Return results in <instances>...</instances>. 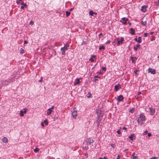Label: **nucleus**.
<instances>
[{"label": "nucleus", "instance_id": "obj_54", "mask_svg": "<svg viewBox=\"0 0 159 159\" xmlns=\"http://www.w3.org/2000/svg\"><path fill=\"white\" fill-rule=\"evenodd\" d=\"M154 33V32H151L150 33V34L152 35H153Z\"/></svg>", "mask_w": 159, "mask_h": 159}, {"label": "nucleus", "instance_id": "obj_63", "mask_svg": "<svg viewBox=\"0 0 159 159\" xmlns=\"http://www.w3.org/2000/svg\"><path fill=\"white\" fill-rule=\"evenodd\" d=\"M103 158L104 159H107V158L105 157H104Z\"/></svg>", "mask_w": 159, "mask_h": 159}, {"label": "nucleus", "instance_id": "obj_28", "mask_svg": "<svg viewBox=\"0 0 159 159\" xmlns=\"http://www.w3.org/2000/svg\"><path fill=\"white\" fill-rule=\"evenodd\" d=\"M20 4L22 5H24L25 7L27 6V4L26 3H25L24 2H22L20 3Z\"/></svg>", "mask_w": 159, "mask_h": 159}, {"label": "nucleus", "instance_id": "obj_38", "mask_svg": "<svg viewBox=\"0 0 159 159\" xmlns=\"http://www.w3.org/2000/svg\"><path fill=\"white\" fill-rule=\"evenodd\" d=\"M150 159H157L156 157H153L150 158Z\"/></svg>", "mask_w": 159, "mask_h": 159}, {"label": "nucleus", "instance_id": "obj_13", "mask_svg": "<svg viewBox=\"0 0 159 159\" xmlns=\"http://www.w3.org/2000/svg\"><path fill=\"white\" fill-rule=\"evenodd\" d=\"M130 58L132 61V63H135L136 60L137 59V57H133L131 56L130 57Z\"/></svg>", "mask_w": 159, "mask_h": 159}, {"label": "nucleus", "instance_id": "obj_61", "mask_svg": "<svg viewBox=\"0 0 159 159\" xmlns=\"http://www.w3.org/2000/svg\"><path fill=\"white\" fill-rule=\"evenodd\" d=\"M128 149H125L124 150V151L125 152H126L127 151H128Z\"/></svg>", "mask_w": 159, "mask_h": 159}, {"label": "nucleus", "instance_id": "obj_35", "mask_svg": "<svg viewBox=\"0 0 159 159\" xmlns=\"http://www.w3.org/2000/svg\"><path fill=\"white\" fill-rule=\"evenodd\" d=\"M43 77H41L40 78V79L39 81V82H42L43 81Z\"/></svg>", "mask_w": 159, "mask_h": 159}, {"label": "nucleus", "instance_id": "obj_49", "mask_svg": "<svg viewBox=\"0 0 159 159\" xmlns=\"http://www.w3.org/2000/svg\"><path fill=\"white\" fill-rule=\"evenodd\" d=\"M96 57V56L95 55H92L91 56V57H92L93 58V57Z\"/></svg>", "mask_w": 159, "mask_h": 159}, {"label": "nucleus", "instance_id": "obj_58", "mask_svg": "<svg viewBox=\"0 0 159 159\" xmlns=\"http://www.w3.org/2000/svg\"><path fill=\"white\" fill-rule=\"evenodd\" d=\"M138 95H139L140 94H141V92H138Z\"/></svg>", "mask_w": 159, "mask_h": 159}, {"label": "nucleus", "instance_id": "obj_31", "mask_svg": "<svg viewBox=\"0 0 159 159\" xmlns=\"http://www.w3.org/2000/svg\"><path fill=\"white\" fill-rule=\"evenodd\" d=\"M24 52V49H23L22 48H21L20 50V53L21 54L23 53Z\"/></svg>", "mask_w": 159, "mask_h": 159}, {"label": "nucleus", "instance_id": "obj_42", "mask_svg": "<svg viewBox=\"0 0 159 159\" xmlns=\"http://www.w3.org/2000/svg\"><path fill=\"white\" fill-rule=\"evenodd\" d=\"M99 36L100 38H101V36H102V37H103V35H102V33H100V34H99Z\"/></svg>", "mask_w": 159, "mask_h": 159}, {"label": "nucleus", "instance_id": "obj_48", "mask_svg": "<svg viewBox=\"0 0 159 159\" xmlns=\"http://www.w3.org/2000/svg\"><path fill=\"white\" fill-rule=\"evenodd\" d=\"M20 1H19V0H17L16 2V3L17 4H19V2H20Z\"/></svg>", "mask_w": 159, "mask_h": 159}, {"label": "nucleus", "instance_id": "obj_18", "mask_svg": "<svg viewBox=\"0 0 159 159\" xmlns=\"http://www.w3.org/2000/svg\"><path fill=\"white\" fill-rule=\"evenodd\" d=\"M2 141L5 143H7L8 142L7 139L6 137H4L2 139Z\"/></svg>", "mask_w": 159, "mask_h": 159}, {"label": "nucleus", "instance_id": "obj_56", "mask_svg": "<svg viewBox=\"0 0 159 159\" xmlns=\"http://www.w3.org/2000/svg\"><path fill=\"white\" fill-rule=\"evenodd\" d=\"M123 129H125V130H126L127 128L125 127H124L123 128Z\"/></svg>", "mask_w": 159, "mask_h": 159}, {"label": "nucleus", "instance_id": "obj_36", "mask_svg": "<svg viewBox=\"0 0 159 159\" xmlns=\"http://www.w3.org/2000/svg\"><path fill=\"white\" fill-rule=\"evenodd\" d=\"M117 133L119 134H121V132H120V130H117Z\"/></svg>", "mask_w": 159, "mask_h": 159}, {"label": "nucleus", "instance_id": "obj_50", "mask_svg": "<svg viewBox=\"0 0 159 159\" xmlns=\"http://www.w3.org/2000/svg\"><path fill=\"white\" fill-rule=\"evenodd\" d=\"M30 23L31 25H32L34 24V22L33 21H31L30 22Z\"/></svg>", "mask_w": 159, "mask_h": 159}, {"label": "nucleus", "instance_id": "obj_11", "mask_svg": "<svg viewBox=\"0 0 159 159\" xmlns=\"http://www.w3.org/2000/svg\"><path fill=\"white\" fill-rule=\"evenodd\" d=\"M147 7L145 5L142 6L141 9V11L144 12H145L147 11L146 8Z\"/></svg>", "mask_w": 159, "mask_h": 159}, {"label": "nucleus", "instance_id": "obj_17", "mask_svg": "<svg viewBox=\"0 0 159 159\" xmlns=\"http://www.w3.org/2000/svg\"><path fill=\"white\" fill-rule=\"evenodd\" d=\"M2 84L4 85H8L9 83V81L7 80H5L3 81L2 82Z\"/></svg>", "mask_w": 159, "mask_h": 159}, {"label": "nucleus", "instance_id": "obj_2", "mask_svg": "<svg viewBox=\"0 0 159 159\" xmlns=\"http://www.w3.org/2000/svg\"><path fill=\"white\" fill-rule=\"evenodd\" d=\"M69 46V45L65 44L64 47L61 48V50L62 52V55H64L65 54V51L67 50L68 49V47Z\"/></svg>", "mask_w": 159, "mask_h": 159}, {"label": "nucleus", "instance_id": "obj_27", "mask_svg": "<svg viewBox=\"0 0 159 159\" xmlns=\"http://www.w3.org/2000/svg\"><path fill=\"white\" fill-rule=\"evenodd\" d=\"M43 123H44L46 125H48V122L47 121V120L46 119L43 122Z\"/></svg>", "mask_w": 159, "mask_h": 159}, {"label": "nucleus", "instance_id": "obj_9", "mask_svg": "<svg viewBox=\"0 0 159 159\" xmlns=\"http://www.w3.org/2000/svg\"><path fill=\"white\" fill-rule=\"evenodd\" d=\"M142 39L141 37H138V39L137 38H135L134 39V40L136 42H137L138 43H140L142 42Z\"/></svg>", "mask_w": 159, "mask_h": 159}, {"label": "nucleus", "instance_id": "obj_7", "mask_svg": "<svg viewBox=\"0 0 159 159\" xmlns=\"http://www.w3.org/2000/svg\"><path fill=\"white\" fill-rule=\"evenodd\" d=\"M124 98L123 96L122 95H120L117 97V100L118 102H121L122 101V100L124 99Z\"/></svg>", "mask_w": 159, "mask_h": 159}, {"label": "nucleus", "instance_id": "obj_21", "mask_svg": "<svg viewBox=\"0 0 159 159\" xmlns=\"http://www.w3.org/2000/svg\"><path fill=\"white\" fill-rule=\"evenodd\" d=\"M141 23L142 25L143 26H145L147 24V21L146 20L144 21H141Z\"/></svg>", "mask_w": 159, "mask_h": 159}, {"label": "nucleus", "instance_id": "obj_6", "mask_svg": "<svg viewBox=\"0 0 159 159\" xmlns=\"http://www.w3.org/2000/svg\"><path fill=\"white\" fill-rule=\"evenodd\" d=\"M148 72L154 75L156 73V70L155 69H153L152 68H149L148 69Z\"/></svg>", "mask_w": 159, "mask_h": 159}, {"label": "nucleus", "instance_id": "obj_33", "mask_svg": "<svg viewBox=\"0 0 159 159\" xmlns=\"http://www.w3.org/2000/svg\"><path fill=\"white\" fill-rule=\"evenodd\" d=\"M88 94L89 95L87 96L88 98H91L92 97V94L91 93H89Z\"/></svg>", "mask_w": 159, "mask_h": 159}, {"label": "nucleus", "instance_id": "obj_8", "mask_svg": "<svg viewBox=\"0 0 159 159\" xmlns=\"http://www.w3.org/2000/svg\"><path fill=\"white\" fill-rule=\"evenodd\" d=\"M124 40V39L123 37H121L120 40L117 39V45H119L121 43H122Z\"/></svg>", "mask_w": 159, "mask_h": 159}, {"label": "nucleus", "instance_id": "obj_29", "mask_svg": "<svg viewBox=\"0 0 159 159\" xmlns=\"http://www.w3.org/2000/svg\"><path fill=\"white\" fill-rule=\"evenodd\" d=\"M34 151L35 152H37L39 151V149L38 148H35L34 149Z\"/></svg>", "mask_w": 159, "mask_h": 159}, {"label": "nucleus", "instance_id": "obj_41", "mask_svg": "<svg viewBox=\"0 0 159 159\" xmlns=\"http://www.w3.org/2000/svg\"><path fill=\"white\" fill-rule=\"evenodd\" d=\"M111 42V41H110V40H108L106 42V44H109V43H110Z\"/></svg>", "mask_w": 159, "mask_h": 159}, {"label": "nucleus", "instance_id": "obj_26", "mask_svg": "<svg viewBox=\"0 0 159 159\" xmlns=\"http://www.w3.org/2000/svg\"><path fill=\"white\" fill-rule=\"evenodd\" d=\"M105 49V47L104 46H100L99 48V50H104Z\"/></svg>", "mask_w": 159, "mask_h": 159}, {"label": "nucleus", "instance_id": "obj_37", "mask_svg": "<svg viewBox=\"0 0 159 159\" xmlns=\"http://www.w3.org/2000/svg\"><path fill=\"white\" fill-rule=\"evenodd\" d=\"M98 79H96L95 78L94 79H93V81L96 82L97 81H98Z\"/></svg>", "mask_w": 159, "mask_h": 159}, {"label": "nucleus", "instance_id": "obj_19", "mask_svg": "<svg viewBox=\"0 0 159 159\" xmlns=\"http://www.w3.org/2000/svg\"><path fill=\"white\" fill-rule=\"evenodd\" d=\"M130 33L132 35H134L135 34L134 30L133 28H130Z\"/></svg>", "mask_w": 159, "mask_h": 159}, {"label": "nucleus", "instance_id": "obj_34", "mask_svg": "<svg viewBox=\"0 0 159 159\" xmlns=\"http://www.w3.org/2000/svg\"><path fill=\"white\" fill-rule=\"evenodd\" d=\"M102 69L103 70L105 71L106 70V68L105 67H102Z\"/></svg>", "mask_w": 159, "mask_h": 159}, {"label": "nucleus", "instance_id": "obj_24", "mask_svg": "<svg viewBox=\"0 0 159 159\" xmlns=\"http://www.w3.org/2000/svg\"><path fill=\"white\" fill-rule=\"evenodd\" d=\"M89 13L90 15L91 16H93V12L92 10H90L89 12Z\"/></svg>", "mask_w": 159, "mask_h": 159}, {"label": "nucleus", "instance_id": "obj_57", "mask_svg": "<svg viewBox=\"0 0 159 159\" xmlns=\"http://www.w3.org/2000/svg\"><path fill=\"white\" fill-rule=\"evenodd\" d=\"M114 145H114V144H111V146L112 147H113H113H114Z\"/></svg>", "mask_w": 159, "mask_h": 159}, {"label": "nucleus", "instance_id": "obj_40", "mask_svg": "<svg viewBox=\"0 0 159 159\" xmlns=\"http://www.w3.org/2000/svg\"><path fill=\"white\" fill-rule=\"evenodd\" d=\"M138 71V70H136L134 71V73L136 75H137V72Z\"/></svg>", "mask_w": 159, "mask_h": 159}, {"label": "nucleus", "instance_id": "obj_5", "mask_svg": "<svg viewBox=\"0 0 159 159\" xmlns=\"http://www.w3.org/2000/svg\"><path fill=\"white\" fill-rule=\"evenodd\" d=\"M77 115V111L75 110L74 109H73V111H72V116L75 119Z\"/></svg>", "mask_w": 159, "mask_h": 159}, {"label": "nucleus", "instance_id": "obj_60", "mask_svg": "<svg viewBox=\"0 0 159 159\" xmlns=\"http://www.w3.org/2000/svg\"><path fill=\"white\" fill-rule=\"evenodd\" d=\"M54 106H52L50 108H51V110H52V109H54Z\"/></svg>", "mask_w": 159, "mask_h": 159}, {"label": "nucleus", "instance_id": "obj_52", "mask_svg": "<svg viewBox=\"0 0 159 159\" xmlns=\"http://www.w3.org/2000/svg\"><path fill=\"white\" fill-rule=\"evenodd\" d=\"M25 7L24 6H23V5H22V6H21V9H24V8Z\"/></svg>", "mask_w": 159, "mask_h": 159}, {"label": "nucleus", "instance_id": "obj_39", "mask_svg": "<svg viewBox=\"0 0 159 159\" xmlns=\"http://www.w3.org/2000/svg\"><path fill=\"white\" fill-rule=\"evenodd\" d=\"M144 35L145 37H146L148 36V34L147 33H145Z\"/></svg>", "mask_w": 159, "mask_h": 159}, {"label": "nucleus", "instance_id": "obj_14", "mask_svg": "<svg viewBox=\"0 0 159 159\" xmlns=\"http://www.w3.org/2000/svg\"><path fill=\"white\" fill-rule=\"evenodd\" d=\"M140 47V45L139 44H138L136 45V46H134V51H137L138 49Z\"/></svg>", "mask_w": 159, "mask_h": 159}, {"label": "nucleus", "instance_id": "obj_30", "mask_svg": "<svg viewBox=\"0 0 159 159\" xmlns=\"http://www.w3.org/2000/svg\"><path fill=\"white\" fill-rule=\"evenodd\" d=\"M135 155V153L134 152L132 153V156H133V159H135L136 158H137V157L134 156V155Z\"/></svg>", "mask_w": 159, "mask_h": 159}, {"label": "nucleus", "instance_id": "obj_64", "mask_svg": "<svg viewBox=\"0 0 159 159\" xmlns=\"http://www.w3.org/2000/svg\"><path fill=\"white\" fill-rule=\"evenodd\" d=\"M128 23L129 24V25H131V23L130 22H128Z\"/></svg>", "mask_w": 159, "mask_h": 159}, {"label": "nucleus", "instance_id": "obj_51", "mask_svg": "<svg viewBox=\"0 0 159 159\" xmlns=\"http://www.w3.org/2000/svg\"><path fill=\"white\" fill-rule=\"evenodd\" d=\"M94 78H100V77H98V76L96 75V76H94Z\"/></svg>", "mask_w": 159, "mask_h": 159}, {"label": "nucleus", "instance_id": "obj_12", "mask_svg": "<svg viewBox=\"0 0 159 159\" xmlns=\"http://www.w3.org/2000/svg\"><path fill=\"white\" fill-rule=\"evenodd\" d=\"M114 88L116 91H117L119 89L121 88L120 84H118L117 85H115Z\"/></svg>", "mask_w": 159, "mask_h": 159}, {"label": "nucleus", "instance_id": "obj_43", "mask_svg": "<svg viewBox=\"0 0 159 159\" xmlns=\"http://www.w3.org/2000/svg\"><path fill=\"white\" fill-rule=\"evenodd\" d=\"M148 137H150L152 136V134L150 133H148Z\"/></svg>", "mask_w": 159, "mask_h": 159}, {"label": "nucleus", "instance_id": "obj_45", "mask_svg": "<svg viewBox=\"0 0 159 159\" xmlns=\"http://www.w3.org/2000/svg\"><path fill=\"white\" fill-rule=\"evenodd\" d=\"M28 42L26 40H25L24 41V44H26Z\"/></svg>", "mask_w": 159, "mask_h": 159}, {"label": "nucleus", "instance_id": "obj_32", "mask_svg": "<svg viewBox=\"0 0 159 159\" xmlns=\"http://www.w3.org/2000/svg\"><path fill=\"white\" fill-rule=\"evenodd\" d=\"M89 61H91V62H93L94 60L92 57H90L89 60Z\"/></svg>", "mask_w": 159, "mask_h": 159}, {"label": "nucleus", "instance_id": "obj_59", "mask_svg": "<svg viewBox=\"0 0 159 159\" xmlns=\"http://www.w3.org/2000/svg\"><path fill=\"white\" fill-rule=\"evenodd\" d=\"M73 9V8H71L70 9V11H72Z\"/></svg>", "mask_w": 159, "mask_h": 159}, {"label": "nucleus", "instance_id": "obj_10", "mask_svg": "<svg viewBox=\"0 0 159 159\" xmlns=\"http://www.w3.org/2000/svg\"><path fill=\"white\" fill-rule=\"evenodd\" d=\"M149 110L150 112V114L151 115H154L155 112V110L154 109L152 108L151 107L149 108Z\"/></svg>", "mask_w": 159, "mask_h": 159}, {"label": "nucleus", "instance_id": "obj_62", "mask_svg": "<svg viewBox=\"0 0 159 159\" xmlns=\"http://www.w3.org/2000/svg\"><path fill=\"white\" fill-rule=\"evenodd\" d=\"M84 155L85 156H87L88 155V154H87V153H85V154H84Z\"/></svg>", "mask_w": 159, "mask_h": 159}, {"label": "nucleus", "instance_id": "obj_16", "mask_svg": "<svg viewBox=\"0 0 159 159\" xmlns=\"http://www.w3.org/2000/svg\"><path fill=\"white\" fill-rule=\"evenodd\" d=\"M134 134H132L129 136V138L131 141L133 140V138L134 137Z\"/></svg>", "mask_w": 159, "mask_h": 159}, {"label": "nucleus", "instance_id": "obj_44", "mask_svg": "<svg viewBox=\"0 0 159 159\" xmlns=\"http://www.w3.org/2000/svg\"><path fill=\"white\" fill-rule=\"evenodd\" d=\"M41 125L43 127H44V124L43 122H42L41 123Z\"/></svg>", "mask_w": 159, "mask_h": 159}, {"label": "nucleus", "instance_id": "obj_20", "mask_svg": "<svg viewBox=\"0 0 159 159\" xmlns=\"http://www.w3.org/2000/svg\"><path fill=\"white\" fill-rule=\"evenodd\" d=\"M26 112V110H25L24 111L22 110H21L20 111V115L21 116H24V113H25Z\"/></svg>", "mask_w": 159, "mask_h": 159}, {"label": "nucleus", "instance_id": "obj_55", "mask_svg": "<svg viewBox=\"0 0 159 159\" xmlns=\"http://www.w3.org/2000/svg\"><path fill=\"white\" fill-rule=\"evenodd\" d=\"M93 14L95 15H96L97 14V13L96 12H93Z\"/></svg>", "mask_w": 159, "mask_h": 159}, {"label": "nucleus", "instance_id": "obj_23", "mask_svg": "<svg viewBox=\"0 0 159 159\" xmlns=\"http://www.w3.org/2000/svg\"><path fill=\"white\" fill-rule=\"evenodd\" d=\"M135 111V108L134 107L132 108L131 109H130V111H129V112H131V113H133Z\"/></svg>", "mask_w": 159, "mask_h": 159}, {"label": "nucleus", "instance_id": "obj_46", "mask_svg": "<svg viewBox=\"0 0 159 159\" xmlns=\"http://www.w3.org/2000/svg\"><path fill=\"white\" fill-rule=\"evenodd\" d=\"M120 155H118L117 156V159H120Z\"/></svg>", "mask_w": 159, "mask_h": 159}, {"label": "nucleus", "instance_id": "obj_22", "mask_svg": "<svg viewBox=\"0 0 159 159\" xmlns=\"http://www.w3.org/2000/svg\"><path fill=\"white\" fill-rule=\"evenodd\" d=\"M77 81L75 82L74 83V85H76L77 84H79L80 83V80L78 79H76Z\"/></svg>", "mask_w": 159, "mask_h": 159}, {"label": "nucleus", "instance_id": "obj_15", "mask_svg": "<svg viewBox=\"0 0 159 159\" xmlns=\"http://www.w3.org/2000/svg\"><path fill=\"white\" fill-rule=\"evenodd\" d=\"M53 111L52 110H51V108H49L48 109V111L47 112V115H49L51 114Z\"/></svg>", "mask_w": 159, "mask_h": 159}, {"label": "nucleus", "instance_id": "obj_1", "mask_svg": "<svg viewBox=\"0 0 159 159\" xmlns=\"http://www.w3.org/2000/svg\"><path fill=\"white\" fill-rule=\"evenodd\" d=\"M146 120V117L143 113H141L138 115L137 121L139 124L142 125L144 123Z\"/></svg>", "mask_w": 159, "mask_h": 159}, {"label": "nucleus", "instance_id": "obj_53", "mask_svg": "<svg viewBox=\"0 0 159 159\" xmlns=\"http://www.w3.org/2000/svg\"><path fill=\"white\" fill-rule=\"evenodd\" d=\"M148 131L147 130H145L144 132L145 134H146L148 133Z\"/></svg>", "mask_w": 159, "mask_h": 159}, {"label": "nucleus", "instance_id": "obj_3", "mask_svg": "<svg viewBox=\"0 0 159 159\" xmlns=\"http://www.w3.org/2000/svg\"><path fill=\"white\" fill-rule=\"evenodd\" d=\"M128 19L125 17H123L121 18L120 20V22L124 25H126L127 24V22L128 21Z\"/></svg>", "mask_w": 159, "mask_h": 159}, {"label": "nucleus", "instance_id": "obj_47", "mask_svg": "<svg viewBox=\"0 0 159 159\" xmlns=\"http://www.w3.org/2000/svg\"><path fill=\"white\" fill-rule=\"evenodd\" d=\"M157 1H158L156 2V3L157 5L159 4V0H157Z\"/></svg>", "mask_w": 159, "mask_h": 159}, {"label": "nucleus", "instance_id": "obj_25", "mask_svg": "<svg viewBox=\"0 0 159 159\" xmlns=\"http://www.w3.org/2000/svg\"><path fill=\"white\" fill-rule=\"evenodd\" d=\"M66 17H68V16H69V15L70 14V12L67 11H66Z\"/></svg>", "mask_w": 159, "mask_h": 159}, {"label": "nucleus", "instance_id": "obj_4", "mask_svg": "<svg viewBox=\"0 0 159 159\" xmlns=\"http://www.w3.org/2000/svg\"><path fill=\"white\" fill-rule=\"evenodd\" d=\"M94 142L93 140L91 139V138H89L86 140V143L87 145H91L92 143Z\"/></svg>", "mask_w": 159, "mask_h": 159}]
</instances>
